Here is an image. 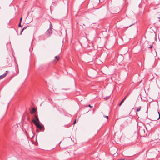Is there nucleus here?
<instances>
[{
	"label": "nucleus",
	"mask_w": 160,
	"mask_h": 160,
	"mask_svg": "<svg viewBox=\"0 0 160 160\" xmlns=\"http://www.w3.org/2000/svg\"><path fill=\"white\" fill-rule=\"evenodd\" d=\"M32 122H34L37 127L38 128L41 129L42 128L41 125L39 124V122H37L35 120L33 119Z\"/></svg>",
	"instance_id": "1"
},
{
	"label": "nucleus",
	"mask_w": 160,
	"mask_h": 160,
	"mask_svg": "<svg viewBox=\"0 0 160 160\" xmlns=\"http://www.w3.org/2000/svg\"><path fill=\"white\" fill-rule=\"evenodd\" d=\"M156 17L158 19H160V11H156Z\"/></svg>",
	"instance_id": "2"
},
{
	"label": "nucleus",
	"mask_w": 160,
	"mask_h": 160,
	"mask_svg": "<svg viewBox=\"0 0 160 160\" xmlns=\"http://www.w3.org/2000/svg\"><path fill=\"white\" fill-rule=\"evenodd\" d=\"M7 71H6V73L3 74L0 76V79H2L3 78L7 75Z\"/></svg>",
	"instance_id": "3"
},
{
	"label": "nucleus",
	"mask_w": 160,
	"mask_h": 160,
	"mask_svg": "<svg viewBox=\"0 0 160 160\" xmlns=\"http://www.w3.org/2000/svg\"><path fill=\"white\" fill-rule=\"evenodd\" d=\"M51 33L52 30L50 28L48 29L47 31V33L48 35H49Z\"/></svg>",
	"instance_id": "4"
},
{
	"label": "nucleus",
	"mask_w": 160,
	"mask_h": 160,
	"mask_svg": "<svg viewBox=\"0 0 160 160\" xmlns=\"http://www.w3.org/2000/svg\"><path fill=\"white\" fill-rule=\"evenodd\" d=\"M35 109L34 108H32L30 112L32 114L35 112Z\"/></svg>",
	"instance_id": "5"
},
{
	"label": "nucleus",
	"mask_w": 160,
	"mask_h": 160,
	"mask_svg": "<svg viewBox=\"0 0 160 160\" xmlns=\"http://www.w3.org/2000/svg\"><path fill=\"white\" fill-rule=\"evenodd\" d=\"M34 120H35L37 122H39V119L36 115H34Z\"/></svg>",
	"instance_id": "6"
},
{
	"label": "nucleus",
	"mask_w": 160,
	"mask_h": 160,
	"mask_svg": "<svg viewBox=\"0 0 160 160\" xmlns=\"http://www.w3.org/2000/svg\"><path fill=\"white\" fill-rule=\"evenodd\" d=\"M141 107H139L137 109V110H136L137 111V112L141 110Z\"/></svg>",
	"instance_id": "7"
},
{
	"label": "nucleus",
	"mask_w": 160,
	"mask_h": 160,
	"mask_svg": "<svg viewBox=\"0 0 160 160\" xmlns=\"http://www.w3.org/2000/svg\"><path fill=\"white\" fill-rule=\"evenodd\" d=\"M55 58L57 59V60H58L59 59V56H57L55 57Z\"/></svg>",
	"instance_id": "8"
},
{
	"label": "nucleus",
	"mask_w": 160,
	"mask_h": 160,
	"mask_svg": "<svg viewBox=\"0 0 160 160\" xmlns=\"http://www.w3.org/2000/svg\"><path fill=\"white\" fill-rule=\"evenodd\" d=\"M124 101H123V100H122L121 102H120V103H119V106H120L122 104V103L123 102H124Z\"/></svg>",
	"instance_id": "9"
},
{
	"label": "nucleus",
	"mask_w": 160,
	"mask_h": 160,
	"mask_svg": "<svg viewBox=\"0 0 160 160\" xmlns=\"http://www.w3.org/2000/svg\"><path fill=\"white\" fill-rule=\"evenodd\" d=\"M127 97V95H126L124 98L122 99V100H123V101H124L126 98Z\"/></svg>",
	"instance_id": "10"
},
{
	"label": "nucleus",
	"mask_w": 160,
	"mask_h": 160,
	"mask_svg": "<svg viewBox=\"0 0 160 160\" xmlns=\"http://www.w3.org/2000/svg\"><path fill=\"white\" fill-rule=\"evenodd\" d=\"M19 27H21V28L22 27V26H21V23L20 22L19 24Z\"/></svg>",
	"instance_id": "11"
},
{
	"label": "nucleus",
	"mask_w": 160,
	"mask_h": 160,
	"mask_svg": "<svg viewBox=\"0 0 160 160\" xmlns=\"http://www.w3.org/2000/svg\"><path fill=\"white\" fill-rule=\"evenodd\" d=\"M25 28H25V27H24V28H23V29L22 30V31H21V32H22V31H23V30H24V29H25Z\"/></svg>",
	"instance_id": "12"
},
{
	"label": "nucleus",
	"mask_w": 160,
	"mask_h": 160,
	"mask_svg": "<svg viewBox=\"0 0 160 160\" xmlns=\"http://www.w3.org/2000/svg\"><path fill=\"white\" fill-rule=\"evenodd\" d=\"M158 113L159 115V117L158 118V119H159L160 118V114L159 112H158Z\"/></svg>",
	"instance_id": "13"
},
{
	"label": "nucleus",
	"mask_w": 160,
	"mask_h": 160,
	"mask_svg": "<svg viewBox=\"0 0 160 160\" xmlns=\"http://www.w3.org/2000/svg\"><path fill=\"white\" fill-rule=\"evenodd\" d=\"M22 20V18H20V22L21 23V22Z\"/></svg>",
	"instance_id": "14"
},
{
	"label": "nucleus",
	"mask_w": 160,
	"mask_h": 160,
	"mask_svg": "<svg viewBox=\"0 0 160 160\" xmlns=\"http://www.w3.org/2000/svg\"><path fill=\"white\" fill-rule=\"evenodd\" d=\"M152 47V45H150V47H149V48H151Z\"/></svg>",
	"instance_id": "15"
},
{
	"label": "nucleus",
	"mask_w": 160,
	"mask_h": 160,
	"mask_svg": "<svg viewBox=\"0 0 160 160\" xmlns=\"http://www.w3.org/2000/svg\"><path fill=\"white\" fill-rule=\"evenodd\" d=\"M104 117L106 118L107 119L108 118V116H105Z\"/></svg>",
	"instance_id": "16"
},
{
	"label": "nucleus",
	"mask_w": 160,
	"mask_h": 160,
	"mask_svg": "<svg viewBox=\"0 0 160 160\" xmlns=\"http://www.w3.org/2000/svg\"><path fill=\"white\" fill-rule=\"evenodd\" d=\"M90 77H94V75H92L91 76H90Z\"/></svg>",
	"instance_id": "17"
},
{
	"label": "nucleus",
	"mask_w": 160,
	"mask_h": 160,
	"mask_svg": "<svg viewBox=\"0 0 160 160\" xmlns=\"http://www.w3.org/2000/svg\"><path fill=\"white\" fill-rule=\"evenodd\" d=\"M76 123V120H75L74 122V124H75Z\"/></svg>",
	"instance_id": "18"
},
{
	"label": "nucleus",
	"mask_w": 160,
	"mask_h": 160,
	"mask_svg": "<svg viewBox=\"0 0 160 160\" xmlns=\"http://www.w3.org/2000/svg\"><path fill=\"white\" fill-rule=\"evenodd\" d=\"M88 106H89V107H92L90 105H89Z\"/></svg>",
	"instance_id": "19"
},
{
	"label": "nucleus",
	"mask_w": 160,
	"mask_h": 160,
	"mask_svg": "<svg viewBox=\"0 0 160 160\" xmlns=\"http://www.w3.org/2000/svg\"><path fill=\"white\" fill-rule=\"evenodd\" d=\"M136 31H137V27H136Z\"/></svg>",
	"instance_id": "20"
},
{
	"label": "nucleus",
	"mask_w": 160,
	"mask_h": 160,
	"mask_svg": "<svg viewBox=\"0 0 160 160\" xmlns=\"http://www.w3.org/2000/svg\"><path fill=\"white\" fill-rule=\"evenodd\" d=\"M155 52H156V56L157 55V53L156 52V51Z\"/></svg>",
	"instance_id": "21"
},
{
	"label": "nucleus",
	"mask_w": 160,
	"mask_h": 160,
	"mask_svg": "<svg viewBox=\"0 0 160 160\" xmlns=\"http://www.w3.org/2000/svg\"><path fill=\"white\" fill-rule=\"evenodd\" d=\"M22 32H21V33H20V34H22Z\"/></svg>",
	"instance_id": "22"
},
{
	"label": "nucleus",
	"mask_w": 160,
	"mask_h": 160,
	"mask_svg": "<svg viewBox=\"0 0 160 160\" xmlns=\"http://www.w3.org/2000/svg\"><path fill=\"white\" fill-rule=\"evenodd\" d=\"M129 94V93H128L127 95V96H128V95Z\"/></svg>",
	"instance_id": "23"
},
{
	"label": "nucleus",
	"mask_w": 160,
	"mask_h": 160,
	"mask_svg": "<svg viewBox=\"0 0 160 160\" xmlns=\"http://www.w3.org/2000/svg\"><path fill=\"white\" fill-rule=\"evenodd\" d=\"M94 72H95V73H96V72H95V71H94Z\"/></svg>",
	"instance_id": "24"
}]
</instances>
